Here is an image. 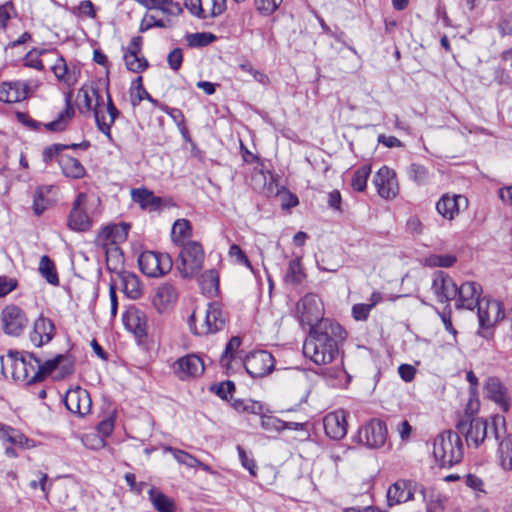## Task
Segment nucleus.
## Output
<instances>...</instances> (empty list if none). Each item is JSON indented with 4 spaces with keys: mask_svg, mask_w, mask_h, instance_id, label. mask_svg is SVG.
<instances>
[{
    "mask_svg": "<svg viewBox=\"0 0 512 512\" xmlns=\"http://www.w3.org/2000/svg\"><path fill=\"white\" fill-rule=\"evenodd\" d=\"M160 110L168 114L172 120L175 122L177 127H181L183 123H185V117L182 111L178 108H171L167 106L166 104H162L159 107Z\"/></svg>",
    "mask_w": 512,
    "mask_h": 512,
    "instance_id": "nucleus-62",
    "label": "nucleus"
},
{
    "mask_svg": "<svg viewBox=\"0 0 512 512\" xmlns=\"http://www.w3.org/2000/svg\"><path fill=\"white\" fill-rule=\"evenodd\" d=\"M326 435L333 440H341L347 434V420L344 410L331 412L324 417Z\"/></svg>",
    "mask_w": 512,
    "mask_h": 512,
    "instance_id": "nucleus-19",
    "label": "nucleus"
},
{
    "mask_svg": "<svg viewBox=\"0 0 512 512\" xmlns=\"http://www.w3.org/2000/svg\"><path fill=\"white\" fill-rule=\"evenodd\" d=\"M345 337L346 332L339 323L328 318L320 319L310 328L303 353L317 365L331 363L339 353L338 342Z\"/></svg>",
    "mask_w": 512,
    "mask_h": 512,
    "instance_id": "nucleus-1",
    "label": "nucleus"
},
{
    "mask_svg": "<svg viewBox=\"0 0 512 512\" xmlns=\"http://www.w3.org/2000/svg\"><path fill=\"white\" fill-rule=\"evenodd\" d=\"M124 61L127 69L134 73H140L148 67L146 58L139 54H132L131 56L124 54Z\"/></svg>",
    "mask_w": 512,
    "mask_h": 512,
    "instance_id": "nucleus-48",
    "label": "nucleus"
},
{
    "mask_svg": "<svg viewBox=\"0 0 512 512\" xmlns=\"http://www.w3.org/2000/svg\"><path fill=\"white\" fill-rule=\"evenodd\" d=\"M484 391L490 400L499 405L503 412L510 408V397L507 388L497 377H489L486 380Z\"/></svg>",
    "mask_w": 512,
    "mask_h": 512,
    "instance_id": "nucleus-20",
    "label": "nucleus"
},
{
    "mask_svg": "<svg viewBox=\"0 0 512 512\" xmlns=\"http://www.w3.org/2000/svg\"><path fill=\"white\" fill-rule=\"evenodd\" d=\"M274 364V357L265 350L251 352L244 360L245 370L252 378H262L270 374Z\"/></svg>",
    "mask_w": 512,
    "mask_h": 512,
    "instance_id": "nucleus-9",
    "label": "nucleus"
},
{
    "mask_svg": "<svg viewBox=\"0 0 512 512\" xmlns=\"http://www.w3.org/2000/svg\"><path fill=\"white\" fill-rule=\"evenodd\" d=\"M60 359H62V354H59L53 359H49L44 363H41L40 359L34 356L33 361L35 365V371L30 382L42 381L46 376L50 375L60 365Z\"/></svg>",
    "mask_w": 512,
    "mask_h": 512,
    "instance_id": "nucleus-32",
    "label": "nucleus"
},
{
    "mask_svg": "<svg viewBox=\"0 0 512 512\" xmlns=\"http://www.w3.org/2000/svg\"><path fill=\"white\" fill-rule=\"evenodd\" d=\"M83 96V103H81L78 107L79 109V112L80 113H86L90 110H93L94 107H92V93H91V88L90 89H86L84 87H82L79 91H78V97L80 96Z\"/></svg>",
    "mask_w": 512,
    "mask_h": 512,
    "instance_id": "nucleus-60",
    "label": "nucleus"
},
{
    "mask_svg": "<svg viewBox=\"0 0 512 512\" xmlns=\"http://www.w3.org/2000/svg\"><path fill=\"white\" fill-rule=\"evenodd\" d=\"M138 265L146 276L159 277L171 270L173 261L168 253L144 251L138 258Z\"/></svg>",
    "mask_w": 512,
    "mask_h": 512,
    "instance_id": "nucleus-8",
    "label": "nucleus"
},
{
    "mask_svg": "<svg viewBox=\"0 0 512 512\" xmlns=\"http://www.w3.org/2000/svg\"><path fill=\"white\" fill-rule=\"evenodd\" d=\"M229 255H230V257L235 258V260L238 264L245 265L246 267H248L252 270V266H251L249 259L247 258L246 254L240 248L239 245H237V244L231 245L230 249H229Z\"/></svg>",
    "mask_w": 512,
    "mask_h": 512,
    "instance_id": "nucleus-59",
    "label": "nucleus"
},
{
    "mask_svg": "<svg viewBox=\"0 0 512 512\" xmlns=\"http://www.w3.org/2000/svg\"><path fill=\"white\" fill-rule=\"evenodd\" d=\"M461 203L467 205V198L462 195L444 194L436 203V210L445 219L452 220L459 213Z\"/></svg>",
    "mask_w": 512,
    "mask_h": 512,
    "instance_id": "nucleus-23",
    "label": "nucleus"
},
{
    "mask_svg": "<svg viewBox=\"0 0 512 512\" xmlns=\"http://www.w3.org/2000/svg\"><path fill=\"white\" fill-rule=\"evenodd\" d=\"M283 0H255L256 9L263 15H271Z\"/></svg>",
    "mask_w": 512,
    "mask_h": 512,
    "instance_id": "nucleus-56",
    "label": "nucleus"
},
{
    "mask_svg": "<svg viewBox=\"0 0 512 512\" xmlns=\"http://www.w3.org/2000/svg\"><path fill=\"white\" fill-rule=\"evenodd\" d=\"M432 290L439 302L447 303L457 296V285L453 279L443 271H437L434 275Z\"/></svg>",
    "mask_w": 512,
    "mask_h": 512,
    "instance_id": "nucleus-17",
    "label": "nucleus"
},
{
    "mask_svg": "<svg viewBox=\"0 0 512 512\" xmlns=\"http://www.w3.org/2000/svg\"><path fill=\"white\" fill-rule=\"evenodd\" d=\"M498 442V462L505 471H512V435H503Z\"/></svg>",
    "mask_w": 512,
    "mask_h": 512,
    "instance_id": "nucleus-31",
    "label": "nucleus"
},
{
    "mask_svg": "<svg viewBox=\"0 0 512 512\" xmlns=\"http://www.w3.org/2000/svg\"><path fill=\"white\" fill-rule=\"evenodd\" d=\"M59 165L62 173L69 178L79 179L85 175V168L81 162L68 155H62L59 158Z\"/></svg>",
    "mask_w": 512,
    "mask_h": 512,
    "instance_id": "nucleus-33",
    "label": "nucleus"
},
{
    "mask_svg": "<svg viewBox=\"0 0 512 512\" xmlns=\"http://www.w3.org/2000/svg\"><path fill=\"white\" fill-rule=\"evenodd\" d=\"M458 434L465 437L468 447L478 448L485 440H500L506 434V421L504 416L494 415L490 421L483 417L474 416L466 412L460 416L455 424Z\"/></svg>",
    "mask_w": 512,
    "mask_h": 512,
    "instance_id": "nucleus-2",
    "label": "nucleus"
},
{
    "mask_svg": "<svg viewBox=\"0 0 512 512\" xmlns=\"http://www.w3.org/2000/svg\"><path fill=\"white\" fill-rule=\"evenodd\" d=\"M20 352L9 350L8 353L0 357V369L4 378H11L13 375L14 367Z\"/></svg>",
    "mask_w": 512,
    "mask_h": 512,
    "instance_id": "nucleus-44",
    "label": "nucleus"
},
{
    "mask_svg": "<svg viewBox=\"0 0 512 512\" xmlns=\"http://www.w3.org/2000/svg\"><path fill=\"white\" fill-rule=\"evenodd\" d=\"M233 406L238 411H244L253 414H261L263 410L262 404L253 400H235Z\"/></svg>",
    "mask_w": 512,
    "mask_h": 512,
    "instance_id": "nucleus-54",
    "label": "nucleus"
},
{
    "mask_svg": "<svg viewBox=\"0 0 512 512\" xmlns=\"http://www.w3.org/2000/svg\"><path fill=\"white\" fill-rule=\"evenodd\" d=\"M482 287L476 282H465L457 287L458 300L456 302L457 309L473 310L478 303L482 301L480 298Z\"/></svg>",
    "mask_w": 512,
    "mask_h": 512,
    "instance_id": "nucleus-16",
    "label": "nucleus"
},
{
    "mask_svg": "<svg viewBox=\"0 0 512 512\" xmlns=\"http://www.w3.org/2000/svg\"><path fill=\"white\" fill-rule=\"evenodd\" d=\"M297 312L300 314V321L303 324L315 326L318 323L320 310L318 299L313 294L305 295L297 304Z\"/></svg>",
    "mask_w": 512,
    "mask_h": 512,
    "instance_id": "nucleus-21",
    "label": "nucleus"
},
{
    "mask_svg": "<svg viewBox=\"0 0 512 512\" xmlns=\"http://www.w3.org/2000/svg\"><path fill=\"white\" fill-rule=\"evenodd\" d=\"M149 495L156 510L159 512H174V503L165 494L152 488L149 491Z\"/></svg>",
    "mask_w": 512,
    "mask_h": 512,
    "instance_id": "nucleus-41",
    "label": "nucleus"
},
{
    "mask_svg": "<svg viewBox=\"0 0 512 512\" xmlns=\"http://www.w3.org/2000/svg\"><path fill=\"white\" fill-rule=\"evenodd\" d=\"M177 291L171 284L159 286L153 297V305L158 312L162 313L172 306L177 300Z\"/></svg>",
    "mask_w": 512,
    "mask_h": 512,
    "instance_id": "nucleus-27",
    "label": "nucleus"
},
{
    "mask_svg": "<svg viewBox=\"0 0 512 512\" xmlns=\"http://www.w3.org/2000/svg\"><path fill=\"white\" fill-rule=\"evenodd\" d=\"M240 345L241 339L238 336H234L229 340L220 358V364L222 367L229 368L231 359L233 358V352H235Z\"/></svg>",
    "mask_w": 512,
    "mask_h": 512,
    "instance_id": "nucleus-50",
    "label": "nucleus"
},
{
    "mask_svg": "<svg viewBox=\"0 0 512 512\" xmlns=\"http://www.w3.org/2000/svg\"><path fill=\"white\" fill-rule=\"evenodd\" d=\"M183 61V53L180 48L173 49L167 56L169 67L173 71H178Z\"/></svg>",
    "mask_w": 512,
    "mask_h": 512,
    "instance_id": "nucleus-63",
    "label": "nucleus"
},
{
    "mask_svg": "<svg viewBox=\"0 0 512 512\" xmlns=\"http://www.w3.org/2000/svg\"><path fill=\"white\" fill-rule=\"evenodd\" d=\"M0 439L21 448L28 447L29 439L15 428L0 423Z\"/></svg>",
    "mask_w": 512,
    "mask_h": 512,
    "instance_id": "nucleus-36",
    "label": "nucleus"
},
{
    "mask_svg": "<svg viewBox=\"0 0 512 512\" xmlns=\"http://www.w3.org/2000/svg\"><path fill=\"white\" fill-rule=\"evenodd\" d=\"M305 276L300 259H291L288 262V267L284 275L285 283L292 285L300 284L304 280Z\"/></svg>",
    "mask_w": 512,
    "mask_h": 512,
    "instance_id": "nucleus-37",
    "label": "nucleus"
},
{
    "mask_svg": "<svg viewBox=\"0 0 512 512\" xmlns=\"http://www.w3.org/2000/svg\"><path fill=\"white\" fill-rule=\"evenodd\" d=\"M212 390L221 399L228 400L229 396L235 391V384L233 381L227 380L212 386Z\"/></svg>",
    "mask_w": 512,
    "mask_h": 512,
    "instance_id": "nucleus-57",
    "label": "nucleus"
},
{
    "mask_svg": "<svg viewBox=\"0 0 512 512\" xmlns=\"http://www.w3.org/2000/svg\"><path fill=\"white\" fill-rule=\"evenodd\" d=\"M429 261L432 266L448 268L454 265L456 257L453 255H434Z\"/></svg>",
    "mask_w": 512,
    "mask_h": 512,
    "instance_id": "nucleus-61",
    "label": "nucleus"
},
{
    "mask_svg": "<svg viewBox=\"0 0 512 512\" xmlns=\"http://www.w3.org/2000/svg\"><path fill=\"white\" fill-rule=\"evenodd\" d=\"M433 455L444 468L460 463L464 456V446L458 432L445 430L438 434L433 441Z\"/></svg>",
    "mask_w": 512,
    "mask_h": 512,
    "instance_id": "nucleus-3",
    "label": "nucleus"
},
{
    "mask_svg": "<svg viewBox=\"0 0 512 512\" xmlns=\"http://www.w3.org/2000/svg\"><path fill=\"white\" fill-rule=\"evenodd\" d=\"M39 273L49 284L58 285L59 277L54 262L47 255H43L39 262Z\"/></svg>",
    "mask_w": 512,
    "mask_h": 512,
    "instance_id": "nucleus-38",
    "label": "nucleus"
},
{
    "mask_svg": "<svg viewBox=\"0 0 512 512\" xmlns=\"http://www.w3.org/2000/svg\"><path fill=\"white\" fill-rule=\"evenodd\" d=\"M24 85L20 82H3L0 84V101L5 103L20 102L26 97Z\"/></svg>",
    "mask_w": 512,
    "mask_h": 512,
    "instance_id": "nucleus-30",
    "label": "nucleus"
},
{
    "mask_svg": "<svg viewBox=\"0 0 512 512\" xmlns=\"http://www.w3.org/2000/svg\"><path fill=\"white\" fill-rule=\"evenodd\" d=\"M204 262V251L202 245L197 241H188L179 252L176 260V269L182 278H192L202 269Z\"/></svg>",
    "mask_w": 512,
    "mask_h": 512,
    "instance_id": "nucleus-5",
    "label": "nucleus"
},
{
    "mask_svg": "<svg viewBox=\"0 0 512 512\" xmlns=\"http://www.w3.org/2000/svg\"><path fill=\"white\" fill-rule=\"evenodd\" d=\"M107 113L110 117L109 123H107L104 119V116L100 115L101 111L98 110L97 107L93 108V113L95 117V122L97 125V128L108 138H111V126L115 122V120L119 117L120 112L114 105L110 93L107 91V106H106Z\"/></svg>",
    "mask_w": 512,
    "mask_h": 512,
    "instance_id": "nucleus-25",
    "label": "nucleus"
},
{
    "mask_svg": "<svg viewBox=\"0 0 512 512\" xmlns=\"http://www.w3.org/2000/svg\"><path fill=\"white\" fill-rule=\"evenodd\" d=\"M58 368L60 369L61 377L71 375L74 372V360L72 356L62 354V359H60V365Z\"/></svg>",
    "mask_w": 512,
    "mask_h": 512,
    "instance_id": "nucleus-64",
    "label": "nucleus"
},
{
    "mask_svg": "<svg viewBox=\"0 0 512 512\" xmlns=\"http://www.w3.org/2000/svg\"><path fill=\"white\" fill-rule=\"evenodd\" d=\"M52 72L54 73L55 77L58 81L66 84L69 87H72L76 83V78L74 75L69 71V68L67 66V63L63 56L58 55L55 63L51 67Z\"/></svg>",
    "mask_w": 512,
    "mask_h": 512,
    "instance_id": "nucleus-35",
    "label": "nucleus"
},
{
    "mask_svg": "<svg viewBox=\"0 0 512 512\" xmlns=\"http://www.w3.org/2000/svg\"><path fill=\"white\" fill-rule=\"evenodd\" d=\"M120 279L122 291L130 299H138L142 295V288L138 277L127 271H120L117 273Z\"/></svg>",
    "mask_w": 512,
    "mask_h": 512,
    "instance_id": "nucleus-29",
    "label": "nucleus"
},
{
    "mask_svg": "<svg viewBox=\"0 0 512 512\" xmlns=\"http://www.w3.org/2000/svg\"><path fill=\"white\" fill-rule=\"evenodd\" d=\"M370 173L371 167L369 165H363L354 172L351 185L355 191L363 192L366 189Z\"/></svg>",
    "mask_w": 512,
    "mask_h": 512,
    "instance_id": "nucleus-43",
    "label": "nucleus"
},
{
    "mask_svg": "<svg viewBox=\"0 0 512 512\" xmlns=\"http://www.w3.org/2000/svg\"><path fill=\"white\" fill-rule=\"evenodd\" d=\"M98 203V199L89 198L85 193H79L68 217V227L76 232L90 230L93 225L94 208Z\"/></svg>",
    "mask_w": 512,
    "mask_h": 512,
    "instance_id": "nucleus-4",
    "label": "nucleus"
},
{
    "mask_svg": "<svg viewBox=\"0 0 512 512\" xmlns=\"http://www.w3.org/2000/svg\"><path fill=\"white\" fill-rule=\"evenodd\" d=\"M139 4L148 9H159L165 13L174 14L175 11L180 12L181 8L178 4H174L171 0H135Z\"/></svg>",
    "mask_w": 512,
    "mask_h": 512,
    "instance_id": "nucleus-42",
    "label": "nucleus"
},
{
    "mask_svg": "<svg viewBox=\"0 0 512 512\" xmlns=\"http://www.w3.org/2000/svg\"><path fill=\"white\" fill-rule=\"evenodd\" d=\"M216 40V36L209 32L193 33L187 36V41L191 47H204Z\"/></svg>",
    "mask_w": 512,
    "mask_h": 512,
    "instance_id": "nucleus-51",
    "label": "nucleus"
},
{
    "mask_svg": "<svg viewBox=\"0 0 512 512\" xmlns=\"http://www.w3.org/2000/svg\"><path fill=\"white\" fill-rule=\"evenodd\" d=\"M129 225L122 224L121 226H106L102 229L99 234L100 238L103 240H111L115 241L116 239H125L128 233Z\"/></svg>",
    "mask_w": 512,
    "mask_h": 512,
    "instance_id": "nucleus-47",
    "label": "nucleus"
},
{
    "mask_svg": "<svg viewBox=\"0 0 512 512\" xmlns=\"http://www.w3.org/2000/svg\"><path fill=\"white\" fill-rule=\"evenodd\" d=\"M479 330L477 334L485 339H491L493 336L490 328L504 317L502 304L498 300H489L483 298L477 305Z\"/></svg>",
    "mask_w": 512,
    "mask_h": 512,
    "instance_id": "nucleus-7",
    "label": "nucleus"
},
{
    "mask_svg": "<svg viewBox=\"0 0 512 512\" xmlns=\"http://www.w3.org/2000/svg\"><path fill=\"white\" fill-rule=\"evenodd\" d=\"M71 92L65 95V108L62 110L54 121L46 123L44 126L51 132H62L66 129L68 123L75 115V110L71 102Z\"/></svg>",
    "mask_w": 512,
    "mask_h": 512,
    "instance_id": "nucleus-26",
    "label": "nucleus"
},
{
    "mask_svg": "<svg viewBox=\"0 0 512 512\" xmlns=\"http://www.w3.org/2000/svg\"><path fill=\"white\" fill-rule=\"evenodd\" d=\"M166 451H169L178 463L183 464L189 468L196 467L198 464V459L184 450L167 447Z\"/></svg>",
    "mask_w": 512,
    "mask_h": 512,
    "instance_id": "nucleus-49",
    "label": "nucleus"
},
{
    "mask_svg": "<svg viewBox=\"0 0 512 512\" xmlns=\"http://www.w3.org/2000/svg\"><path fill=\"white\" fill-rule=\"evenodd\" d=\"M33 358V353H20L14 367L13 375L11 377L14 381L25 382L28 385L34 383L30 382L32 376H30V371L27 370V367H30L33 372L35 371Z\"/></svg>",
    "mask_w": 512,
    "mask_h": 512,
    "instance_id": "nucleus-24",
    "label": "nucleus"
},
{
    "mask_svg": "<svg viewBox=\"0 0 512 512\" xmlns=\"http://www.w3.org/2000/svg\"><path fill=\"white\" fill-rule=\"evenodd\" d=\"M408 175L418 185H425L429 182L430 174L429 170L418 163H412L408 167Z\"/></svg>",
    "mask_w": 512,
    "mask_h": 512,
    "instance_id": "nucleus-45",
    "label": "nucleus"
},
{
    "mask_svg": "<svg viewBox=\"0 0 512 512\" xmlns=\"http://www.w3.org/2000/svg\"><path fill=\"white\" fill-rule=\"evenodd\" d=\"M200 283L203 290L211 292L213 289L217 290L219 286V275L214 269H210L203 273L200 278Z\"/></svg>",
    "mask_w": 512,
    "mask_h": 512,
    "instance_id": "nucleus-52",
    "label": "nucleus"
},
{
    "mask_svg": "<svg viewBox=\"0 0 512 512\" xmlns=\"http://www.w3.org/2000/svg\"><path fill=\"white\" fill-rule=\"evenodd\" d=\"M359 437L371 448L383 446L387 437L385 422L379 419L371 420L359 430Z\"/></svg>",
    "mask_w": 512,
    "mask_h": 512,
    "instance_id": "nucleus-15",
    "label": "nucleus"
},
{
    "mask_svg": "<svg viewBox=\"0 0 512 512\" xmlns=\"http://www.w3.org/2000/svg\"><path fill=\"white\" fill-rule=\"evenodd\" d=\"M418 490L424 497V489L422 486L410 480H397L387 491V503L392 507L413 500Z\"/></svg>",
    "mask_w": 512,
    "mask_h": 512,
    "instance_id": "nucleus-10",
    "label": "nucleus"
},
{
    "mask_svg": "<svg viewBox=\"0 0 512 512\" xmlns=\"http://www.w3.org/2000/svg\"><path fill=\"white\" fill-rule=\"evenodd\" d=\"M2 324L6 334L18 336L28 325V319L20 307L9 305L2 311Z\"/></svg>",
    "mask_w": 512,
    "mask_h": 512,
    "instance_id": "nucleus-12",
    "label": "nucleus"
},
{
    "mask_svg": "<svg viewBox=\"0 0 512 512\" xmlns=\"http://www.w3.org/2000/svg\"><path fill=\"white\" fill-rule=\"evenodd\" d=\"M201 8L199 18L216 17L225 10V0H201Z\"/></svg>",
    "mask_w": 512,
    "mask_h": 512,
    "instance_id": "nucleus-40",
    "label": "nucleus"
},
{
    "mask_svg": "<svg viewBox=\"0 0 512 512\" xmlns=\"http://www.w3.org/2000/svg\"><path fill=\"white\" fill-rule=\"evenodd\" d=\"M135 89L137 91L135 97L132 99V105H138L142 100L146 99L150 103H152L156 107H160L163 103L159 102L157 99L153 98L148 91L143 86V79L141 76H138L134 82Z\"/></svg>",
    "mask_w": 512,
    "mask_h": 512,
    "instance_id": "nucleus-46",
    "label": "nucleus"
},
{
    "mask_svg": "<svg viewBox=\"0 0 512 512\" xmlns=\"http://www.w3.org/2000/svg\"><path fill=\"white\" fill-rule=\"evenodd\" d=\"M204 370V361L197 354H188L181 357L174 364V372L181 380L199 377Z\"/></svg>",
    "mask_w": 512,
    "mask_h": 512,
    "instance_id": "nucleus-14",
    "label": "nucleus"
},
{
    "mask_svg": "<svg viewBox=\"0 0 512 512\" xmlns=\"http://www.w3.org/2000/svg\"><path fill=\"white\" fill-rule=\"evenodd\" d=\"M131 195L134 202L140 204L142 208L151 211L159 210L164 202L163 198L154 196V194L147 189H133Z\"/></svg>",
    "mask_w": 512,
    "mask_h": 512,
    "instance_id": "nucleus-28",
    "label": "nucleus"
},
{
    "mask_svg": "<svg viewBox=\"0 0 512 512\" xmlns=\"http://www.w3.org/2000/svg\"><path fill=\"white\" fill-rule=\"evenodd\" d=\"M261 427L269 432H282L284 427V421L271 415L261 416Z\"/></svg>",
    "mask_w": 512,
    "mask_h": 512,
    "instance_id": "nucleus-53",
    "label": "nucleus"
},
{
    "mask_svg": "<svg viewBox=\"0 0 512 512\" xmlns=\"http://www.w3.org/2000/svg\"><path fill=\"white\" fill-rule=\"evenodd\" d=\"M196 313L195 311L189 317V326L196 335H207L219 332L224 329L226 318L217 302H212L207 305L203 322L199 327L196 326Z\"/></svg>",
    "mask_w": 512,
    "mask_h": 512,
    "instance_id": "nucleus-6",
    "label": "nucleus"
},
{
    "mask_svg": "<svg viewBox=\"0 0 512 512\" xmlns=\"http://www.w3.org/2000/svg\"><path fill=\"white\" fill-rule=\"evenodd\" d=\"M64 404L72 414L84 417L90 413L92 401L86 389L76 386L66 392Z\"/></svg>",
    "mask_w": 512,
    "mask_h": 512,
    "instance_id": "nucleus-11",
    "label": "nucleus"
},
{
    "mask_svg": "<svg viewBox=\"0 0 512 512\" xmlns=\"http://www.w3.org/2000/svg\"><path fill=\"white\" fill-rule=\"evenodd\" d=\"M55 335V326L52 320L40 315L34 322L30 340L36 347H41L50 342Z\"/></svg>",
    "mask_w": 512,
    "mask_h": 512,
    "instance_id": "nucleus-22",
    "label": "nucleus"
},
{
    "mask_svg": "<svg viewBox=\"0 0 512 512\" xmlns=\"http://www.w3.org/2000/svg\"><path fill=\"white\" fill-rule=\"evenodd\" d=\"M123 323L137 339L141 340L147 336V317L142 310L134 306L129 307L123 314Z\"/></svg>",
    "mask_w": 512,
    "mask_h": 512,
    "instance_id": "nucleus-18",
    "label": "nucleus"
},
{
    "mask_svg": "<svg viewBox=\"0 0 512 512\" xmlns=\"http://www.w3.org/2000/svg\"><path fill=\"white\" fill-rule=\"evenodd\" d=\"M67 146L65 144H52L47 146L42 153L43 161L48 164L50 163L56 156L60 154L63 150H65Z\"/></svg>",
    "mask_w": 512,
    "mask_h": 512,
    "instance_id": "nucleus-58",
    "label": "nucleus"
},
{
    "mask_svg": "<svg viewBox=\"0 0 512 512\" xmlns=\"http://www.w3.org/2000/svg\"><path fill=\"white\" fill-rule=\"evenodd\" d=\"M53 186L42 185L36 188L33 196V211L37 216L43 214V212L52 204L53 200L49 196Z\"/></svg>",
    "mask_w": 512,
    "mask_h": 512,
    "instance_id": "nucleus-34",
    "label": "nucleus"
},
{
    "mask_svg": "<svg viewBox=\"0 0 512 512\" xmlns=\"http://www.w3.org/2000/svg\"><path fill=\"white\" fill-rule=\"evenodd\" d=\"M45 52L46 50H37L35 48L30 50L23 59L24 66L34 68L39 71L43 70L44 65L42 61L39 59V56Z\"/></svg>",
    "mask_w": 512,
    "mask_h": 512,
    "instance_id": "nucleus-55",
    "label": "nucleus"
},
{
    "mask_svg": "<svg viewBox=\"0 0 512 512\" xmlns=\"http://www.w3.org/2000/svg\"><path fill=\"white\" fill-rule=\"evenodd\" d=\"M378 194L385 199L394 198L398 193V182L394 170L382 166L373 178Z\"/></svg>",
    "mask_w": 512,
    "mask_h": 512,
    "instance_id": "nucleus-13",
    "label": "nucleus"
},
{
    "mask_svg": "<svg viewBox=\"0 0 512 512\" xmlns=\"http://www.w3.org/2000/svg\"><path fill=\"white\" fill-rule=\"evenodd\" d=\"M192 227L188 220L177 219L172 227L171 236L175 244L183 246L185 238L191 235Z\"/></svg>",
    "mask_w": 512,
    "mask_h": 512,
    "instance_id": "nucleus-39",
    "label": "nucleus"
}]
</instances>
